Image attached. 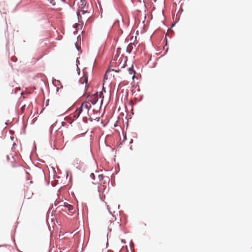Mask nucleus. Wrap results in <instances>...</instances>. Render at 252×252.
Segmentation results:
<instances>
[{"mask_svg":"<svg viewBox=\"0 0 252 252\" xmlns=\"http://www.w3.org/2000/svg\"><path fill=\"white\" fill-rule=\"evenodd\" d=\"M92 105L89 101L83 102L80 107L76 110L74 113V117L78 118L80 115L82 113L83 119L87 118V115H89V112L90 109L91 108Z\"/></svg>","mask_w":252,"mask_h":252,"instance_id":"f257e3e1","label":"nucleus"},{"mask_svg":"<svg viewBox=\"0 0 252 252\" xmlns=\"http://www.w3.org/2000/svg\"><path fill=\"white\" fill-rule=\"evenodd\" d=\"M77 4L78 9L77 11V15L79 19L81 18V14L85 15L87 13L90 15V12L88 11V6L86 0H80L77 2ZM89 16H87L86 18H87Z\"/></svg>","mask_w":252,"mask_h":252,"instance_id":"f03ea898","label":"nucleus"},{"mask_svg":"<svg viewBox=\"0 0 252 252\" xmlns=\"http://www.w3.org/2000/svg\"><path fill=\"white\" fill-rule=\"evenodd\" d=\"M59 207L63 211L66 212L69 215H72L74 213L75 209L74 207L67 203H64V205H60Z\"/></svg>","mask_w":252,"mask_h":252,"instance_id":"7ed1b4c3","label":"nucleus"},{"mask_svg":"<svg viewBox=\"0 0 252 252\" xmlns=\"http://www.w3.org/2000/svg\"><path fill=\"white\" fill-rule=\"evenodd\" d=\"M87 99V101H89L92 104H95L98 101V93H95L94 94L88 96Z\"/></svg>","mask_w":252,"mask_h":252,"instance_id":"20e7f679","label":"nucleus"},{"mask_svg":"<svg viewBox=\"0 0 252 252\" xmlns=\"http://www.w3.org/2000/svg\"><path fill=\"white\" fill-rule=\"evenodd\" d=\"M113 71H115L116 72H119V70L108 69L107 70V71L106 72V73H105V75L104 76L103 81H104L105 80H107L109 76H111L112 75H113L114 76V75L112 74L111 73V72H113Z\"/></svg>","mask_w":252,"mask_h":252,"instance_id":"39448f33","label":"nucleus"},{"mask_svg":"<svg viewBox=\"0 0 252 252\" xmlns=\"http://www.w3.org/2000/svg\"><path fill=\"white\" fill-rule=\"evenodd\" d=\"M33 193L32 189L30 188H27L25 191V198L30 199L33 195Z\"/></svg>","mask_w":252,"mask_h":252,"instance_id":"423d86ee","label":"nucleus"},{"mask_svg":"<svg viewBox=\"0 0 252 252\" xmlns=\"http://www.w3.org/2000/svg\"><path fill=\"white\" fill-rule=\"evenodd\" d=\"M128 73L129 77H131L132 79L134 78L135 72L132 67H130L128 68Z\"/></svg>","mask_w":252,"mask_h":252,"instance_id":"0eeeda50","label":"nucleus"},{"mask_svg":"<svg viewBox=\"0 0 252 252\" xmlns=\"http://www.w3.org/2000/svg\"><path fill=\"white\" fill-rule=\"evenodd\" d=\"M135 43H130L128 44L126 48V51L128 52L129 53H130V52L132 51L134 46H135Z\"/></svg>","mask_w":252,"mask_h":252,"instance_id":"6e6552de","label":"nucleus"},{"mask_svg":"<svg viewBox=\"0 0 252 252\" xmlns=\"http://www.w3.org/2000/svg\"><path fill=\"white\" fill-rule=\"evenodd\" d=\"M99 97H102V98H103V94H102V92H100L99 94ZM103 101V99L101 100V102H102Z\"/></svg>","mask_w":252,"mask_h":252,"instance_id":"1a4fd4ad","label":"nucleus"},{"mask_svg":"<svg viewBox=\"0 0 252 252\" xmlns=\"http://www.w3.org/2000/svg\"><path fill=\"white\" fill-rule=\"evenodd\" d=\"M98 178H99V180H102L103 179L104 177L102 175H99L98 176Z\"/></svg>","mask_w":252,"mask_h":252,"instance_id":"9d476101","label":"nucleus"},{"mask_svg":"<svg viewBox=\"0 0 252 252\" xmlns=\"http://www.w3.org/2000/svg\"><path fill=\"white\" fill-rule=\"evenodd\" d=\"M82 79H83V81H85L86 82V83L87 84V77H85Z\"/></svg>","mask_w":252,"mask_h":252,"instance_id":"9b49d317","label":"nucleus"},{"mask_svg":"<svg viewBox=\"0 0 252 252\" xmlns=\"http://www.w3.org/2000/svg\"><path fill=\"white\" fill-rule=\"evenodd\" d=\"M125 63H126V61H125L124 63L121 65V68H123L125 66Z\"/></svg>","mask_w":252,"mask_h":252,"instance_id":"f8f14e48","label":"nucleus"},{"mask_svg":"<svg viewBox=\"0 0 252 252\" xmlns=\"http://www.w3.org/2000/svg\"><path fill=\"white\" fill-rule=\"evenodd\" d=\"M25 107V105L22 107L21 109L22 111H23V110L24 109Z\"/></svg>","mask_w":252,"mask_h":252,"instance_id":"ddd939ff","label":"nucleus"},{"mask_svg":"<svg viewBox=\"0 0 252 252\" xmlns=\"http://www.w3.org/2000/svg\"><path fill=\"white\" fill-rule=\"evenodd\" d=\"M63 2H65L66 0H61Z\"/></svg>","mask_w":252,"mask_h":252,"instance_id":"4468645a","label":"nucleus"}]
</instances>
